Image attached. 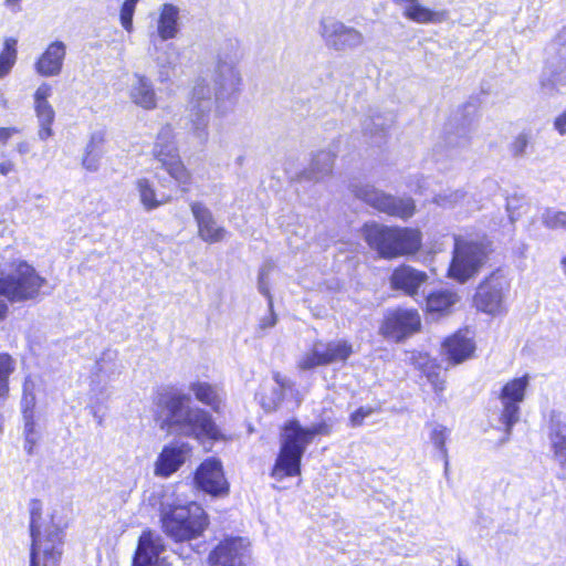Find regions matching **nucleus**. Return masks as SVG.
I'll use <instances>...</instances> for the list:
<instances>
[{
	"label": "nucleus",
	"instance_id": "f257e3e1",
	"mask_svg": "<svg viewBox=\"0 0 566 566\" xmlns=\"http://www.w3.org/2000/svg\"><path fill=\"white\" fill-rule=\"evenodd\" d=\"M158 406L163 409V424L169 430L196 439L208 438L218 440L221 433L209 412L191 407L190 397L186 394H172L160 399Z\"/></svg>",
	"mask_w": 566,
	"mask_h": 566
},
{
	"label": "nucleus",
	"instance_id": "f03ea898",
	"mask_svg": "<svg viewBox=\"0 0 566 566\" xmlns=\"http://www.w3.org/2000/svg\"><path fill=\"white\" fill-rule=\"evenodd\" d=\"M332 427L321 421L310 427H302L298 421L290 420L285 423L281 434V449L271 475L282 481L286 476L301 473V459L306 447L317 436H328Z\"/></svg>",
	"mask_w": 566,
	"mask_h": 566
},
{
	"label": "nucleus",
	"instance_id": "7ed1b4c3",
	"mask_svg": "<svg viewBox=\"0 0 566 566\" xmlns=\"http://www.w3.org/2000/svg\"><path fill=\"white\" fill-rule=\"evenodd\" d=\"M363 235L370 249L389 260L415 254L422 244L421 231L408 227H388L373 222L365 224Z\"/></svg>",
	"mask_w": 566,
	"mask_h": 566
},
{
	"label": "nucleus",
	"instance_id": "20e7f679",
	"mask_svg": "<svg viewBox=\"0 0 566 566\" xmlns=\"http://www.w3.org/2000/svg\"><path fill=\"white\" fill-rule=\"evenodd\" d=\"M164 532L175 542H189L203 535L209 525L208 515L196 502L164 501L160 504Z\"/></svg>",
	"mask_w": 566,
	"mask_h": 566
},
{
	"label": "nucleus",
	"instance_id": "39448f33",
	"mask_svg": "<svg viewBox=\"0 0 566 566\" xmlns=\"http://www.w3.org/2000/svg\"><path fill=\"white\" fill-rule=\"evenodd\" d=\"M241 60V49L237 40L226 41L217 54L212 73L214 99L218 106L235 97L242 85V75L238 64Z\"/></svg>",
	"mask_w": 566,
	"mask_h": 566
},
{
	"label": "nucleus",
	"instance_id": "423d86ee",
	"mask_svg": "<svg viewBox=\"0 0 566 566\" xmlns=\"http://www.w3.org/2000/svg\"><path fill=\"white\" fill-rule=\"evenodd\" d=\"M8 274L0 276V296L10 302H24L35 298L45 284V279L25 261L14 262ZM7 311V302L0 300V318L4 317Z\"/></svg>",
	"mask_w": 566,
	"mask_h": 566
},
{
	"label": "nucleus",
	"instance_id": "0eeeda50",
	"mask_svg": "<svg viewBox=\"0 0 566 566\" xmlns=\"http://www.w3.org/2000/svg\"><path fill=\"white\" fill-rule=\"evenodd\" d=\"M212 104L210 85L205 80L198 81L192 88L185 126L189 139L197 146H205L208 143Z\"/></svg>",
	"mask_w": 566,
	"mask_h": 566
},
{
	"label": "nucleus",
	"instance_id": "6e6552de",
	"mask_svg": "<svg viewBox=\"0 0 566 566\" xmlns=\"http://www.w3.org/2000/svg\"><path fill=\"white\" fill-rule=\"evenodd\" d=\"M490 252L491 244L485 240L455 239L449 276L460 283L467 282L480 272Z\"/></svg>",
	"mask_w": 566,
	"mask_h": 566
},
{
	"label": "nucleus",
	"instance_id": "1a4fd4ad",
	"mask_svg": "<svg viewBox=\"0 0 566 566\" xmlns=\"http://www.w3.org/2000/svg\"><path fill=\"white\" fill-rule=\"evenodd\" d=\"M39 518L40 516L32 512L30 524L32 546L29 566H59L63 546L62 531L55 525L46 526L42 531L38 523Z\"/></svg>",
	"mask_w": 566,
	"mask_h": 566
},
{
	"label": "nucleus",
	"instance_id": "9d476101",
	"mask_svg": "<svg viewBox=\"0 0 566 566\" xmlns=\"http://www.w3.org/2000/svg\"><path fill=\"white\" fill-rule=\"evenodd\" d=\"M510 286L509 279L501 271L491 273L476 289L474 295L475 307L493 316L504 313Z\"/></svg>",
	"mask_w": 566,
	"mask_h": 566
},
{
	"label": "nucleus",
	"instance_id": "9b49d317",
	"mask_svg": "<svg viewBox=\"0 0 566 566\" xmlns=\"http://www.w3.org/2000/svg\"><path fill=\"white\" fill-rule=\"evenodd\" d=\"M355 196L380 212L400 219H408L416 211L415 201L411 198H398L387 195L374 186L363 185L354 189Z\"/></svg>",
	"mask_w": 566,
	"mask_h": 566
},
{
	"label": "nucleus",
	"instance_id": "f8f14e48",
	"mask_svg": "<svg viewBox=\"0 0 566 566\" xmlns=\"http://www.w3.org/2000/svg\"><path fill=\"white\" fill-rule=\"evenodd\" d=\"M354 353L353 345L345 339L316 342L297 360V367L310 370L318 366L346 361Z\"/></svg>",
	"mask_w": 566,
	"mask_h": 566
},
{
	"label": "nucleus",
	"instance_id": "ddd939ff",
	"mask_svg": "<svg viewBox=\"0 0 566 566\" xmlns=\"http://www.w3.org/2000/svg\"><path fill=\"white\" fill-rule=\"evenodd\" d=\"M318 33L325 45L337 52L355 50L365 43L360 31L332 17L321 19Z\"/></svg>",
	"mask_w": 566,
	"mask_h": 566
},
{
	"label": "nucleus",
	"instance_id": "4468645a",
	"mask_svg": "<svg viewBox=\"0 0 566 566\" xmlns=\"http://www.w3.org/2000/svg\"><path fill=\"white\" fill-rule=\"evenodd\" d=\"M528 385L530 377L524 375L509 380L500 391L499 400L502 407L500 421L504 424L507 434L520 420L521 403L525 399Z\"/></svg>",
	"mask_w": 566,
	"mask_h": 566
},
{
	"label": "nucleus",
	"instance_id": "2eb2a0df",
	"mask_svg": "<svg viewBox=\"0 0 566 566\" xmlns=\"http://www.w3.org/2000/svg\"><path fill=\"white\" fill-rule=\"evenodd\" d=\"M250 542L245 537L222 539L208 556L209 566H250Z\"/></svg>",
	"mask_w": 566,
	"mask_h": 566
},
{
	"label": "nucleus",
	"instance_id": "dca6fc26",
	"mask_svg": "<svg viewBox=\"0 0 566 566\" xmlns=\"http://www.w3.org/2000/svg\"><path fill=\"white\" fill-rule=\"evenodd\" d=\"M542 86L547 91L566 86V25L551 45L547 71L542 78Z\"/></svg>",
	"mask_w": 566,
	"mask_h": 566
},
{
	"label": "nucleus",
	"instance_id": "f3484780",
	"mask_svg": "<svg viewBox=\"0 0 566 566\" xmlns=\"http://www.w3.org/2000/svg\"><path fill=\"white\" fill-rule=\"evenodd\" d=\"M52 94V85L46 82L41 83L33 94V108L38 123L36 136L41 142H46L54 136L55 111L49 102Z\"/></svg>",
	"mask_w": 566,
	"mask_h": 566
},
{
	"label": "nucleus",
	"instance_id": "a211bd4d",
	"mask_svg": "<svg viewBox=\"0 0 566 566\" xmlns=\"http://www.w3.org/2000/svg\"><path fill=\"white\" fill-rule=\"evenodd\" d=\"M196 485L211 495H226L229 491L221 462L214 458L203 461L195 474Z\"/></svg>",
	"mask_w": 566,
	"mask_h": 566
},
{
	"label": "nucleus",
	"instance_id": "6ab92c4d",
	"mask_svg": "<svg viewBox=\"0 0 566 566\" xmlns=\"http://www.w3.org/2000/svg\"><path fill=\"white\" fill-rule=\"evenodd\" d=\"M421 321L417 311L398 310L386 317L380 331L385 337H389L398 342L419 331Z\"/></svg>",
	"mask_w": 566,
	"mask_h": 566
},
{
	"label": "nucleus",
	"instance_id": "aec40b11",
	"mask_svg": "<svg viewBox=\"0 0 566 566\" xmlns=\"http://www.w3.org/2000/svg\"><path fill=\"white\" fill-rule=\"evenodd\" d=\"M190 209L198 226V235L202 241L217 243L226 238L228 231L217 223L211 210L206 205L193 201L190 203Z\"/></svg>",
	"mask_w": 566,
	"mask_h": 566
},
{
	"label": "nucleus",
	"instance_id": "412c9836",
	"mask_svg": "<svg viewBox=\"0 0 566 566\" xmlns=\"http://www.w3.org/2000/svg\"><path fill=\"white\" fill-rule=\"evenodd\" d=\"M190 453L191 448L188 443H171L165 446L155 462V475L161 478L170 476L186 462Z\"/></svg>",
	"mask_w": 566,
	"mask_h": 566
},
{
	"label": "nucleus",
	"instance_id": "4be33fe9",
	"mask_svg": "<svg viewBox=\"0 0 566 566\" xmlns=\"http://www.w3.org/2000/svg\"><path fill=\"white\" fill-rule=\"evenodd\" d=\"M164 551L163 537L151 531H144L138 541L133 566H155L166 563L165 559H160Z\"/></svg>",
	"mask_w": 566,
	"mask_h": 566
},
{
	"label": "nucleus",
	"instance_id": "5701e85b",
	"mask_svg": "<svg viewBox=\"0 0 566 566\" xmlns=\"http://www.w3.org/2000/svg\"><path fill=\"white\" fill-rule=\"evenodd\" d=\"M428 274L411 265L402 264L396 268L389 279L391 289L401 291L406 295L416 296L427 282Z\"/></svg>",
	"mask_w": 566,
	"mask_h": 566
},
{
	"label": "nucleus",
	"instance_id": "b1692460",
	"mask_svg": "<svg viewBox=\"0 0 566 566\" xmlns=\"http://www.w3.org/2000/svg\"><path fill=\"white\" fill-rule=\"evenodd\" d=\"M66 56V44L62 41L51 42L34 62V71L44 77L61 74Z\"/></svg>",
	"mask_w": 566,
	"mask_h": 566
},
{
	"label": "nucleus",
	"instance_id": "393cba45",
	"mask_svg": "<svg viewBox=\"0 0 566 566\" xmlns=\"http://www.w3.org/2000/svg\"><path fill=\"white\" fill-rule=\"evenodd\" d=\"M128 96L136 106L151 111L157 107V93L150 78L134 73L128 85Z\"/></svg>",
	"mask_w": 566,
	"mask_h": 566
},
{
	"label": "nucleus",
	"instance_id": "a878e982",
	"mask_svg": "<svg viewBox=\"0 0 566 566\" xmlns=\"http://www.w3.org/2000/svg\"><path fill=\"white\" fill-rule=\"evenodd\" d=\"M402 9V14L408 20L420 24H437L448 19L446 10H431L422 6L419 0H394Z\"/></svg>",
	"mask_w": 566,
	"mask_h": 566
},
{
	"label": "nucleus",
	"instance_id": "bb28decb",
	"mask_svg": "<svg viewBox=\"0 0 566 566\" xmlns=\"http://www.w3.org/2000/svg\"><path fill=\"white\" fill-rule=\"evenodd\" d=\"M139 202L146 211L155 210L171 200V197L158 189L155 182L148 178H137L134 182Z\"/></svg>",
	"mask_w": 566,
	"mask_h": 566
},
{
	"label": "nucleus",
	"instance_id": "cd10ccee",
	"mask_svg": "<svg viewBox=\"0 0 566 566\" xmlns=\"http://www.w3.org/2000/svg\"><path fill=\"white\" fill-rule=\"evenodd\" d=\"M443 347L454 364L469 359L475 350V345L469 331H460L447 338Z\"/></svg>",
	"mask_w": 566,
	"mask_h": 566
},
{
	"label": "nucleus",
	"instance_id": "c85d7f7f",
	"mask_svg": "<svg viewBox=\"0 0 566 566\" xmlns=\"http://www.w3.org/2000/svg\"><path fill=\"white\" fill-rule=\"evenodd\" d=\"M291 387L290 380L280 373L273 374V384L264 385L260 391V402L264 410L277 409L284 398V391Z\"/></svg>",
	"mask_w": 566,
	"mask_h": 566
},
{
	"label": "nucleus",
	"instance_id": "c756f323",
	"mask_svg": "<svg viewBox=\"0 0 566 566\" xmlns=\"http://www.w3.org/2000/svg\"><path fill=\"white\" fill-rule=\"evenodd\" d=\"M189 390L199 402L210 407L213 411L219 412L222 409L224 392L219 386L197 380L189 385Z\"/></svg>",
	"mask_w": 566,
	"mask_h": 566
},
{
	"label": "nucleus",
	"instance_id": "7c9ffc66",
	"mask_svg": "<svg viewBox=\"0 0 566 566\" xmlns=\"http://www.w3.org/2000/svg\"><path fill=\"white\" fill-rule=\"evenodd\" d=\"M179 8L171 3H165L159 8L157 33L161 40L176 38L179 32Z\"/></svg>",
	"mask_w": 566,
	"mask_h": 566
},
{
	"label": "nucleus",
	"instance_id": "2f4dec72",
	"mask_svg": "<svg viewBox=\"0 0 566 566\" xmlns=\"http://www.w3.org/2000/svg\"><path fill=\"white\" fill-rule=\"evenodd\" d=\"M336 155L332 150H319L313 154L310 166L304 170L303 177L307 180L318 181L333 171Z\"/></svg>",
	"mask_w": 566,
	"mask_h": 566
},
{
	"label": "nucleus",
	"instance_id": "473e14b6",
	"mask_svg": "<svg viewBox=\"0 0 566 566\" xmlns=\"http://www.w3.org/2000/svg\"><path fill=\"white\" fill-rule=\"evenodd\" d=\"M105 140L106 137L103 130L92 133L82 157V166L85 170L96 172L99 169Z\"/></svg>",
	"mask_w": 566,
	"mask_h": 566
},
{
	"label": "nucleus",
	"instance_id": "72a5a7b5",
	"mask_svg": "<svg viewBox=\"0 0 566 566\" xmlns=\"http://www.w3.org/2000/svg\"><path fill=\"white\" fill-rule=\"evenodd\" d=\"M460 301L457 292L443 289L430 293L426 298L427 312L433 314H448L452 307Z\"/></svg>",
	"mask_w": 566,
	"mask_h": 566
},
{
	"label": "nucleus",
	"instance_id": "f704fd0d",
	"mask_svg": "<svg viewBox=\"0 0 566 566\" xmlns=\"http://www.w3.org/2000/svg\"><path fill=\"white\" fill-rule=\"evenodd\" d=\"M549 442L555 461L566 470V423L559 420L552 421Z\"/></svg>",
	"mask_w": 566,
	"mask_h": 566
},
{
	"label": "nucleus",
	"instance_id": "c9c22d12",
	"mask_svg": "<svg viewBox=\"0 0 566 566\" xmlns=\"http://www.w3.org/2000/svg\"><path fill=\"white\" fill-rule=\"evenodd\" d=\"M394 117L390 113L370 111L361 122V129L365 135L377 137L384 135L392 125Z\"/></svg>",
	"mask_w": 566,
	"mask_h": 566
},
{
	"label": "nucleus",
	"instance_id": "e433bc0d",
	"mask_svg": "<svg viewBox=\"0 0 566 566\" xmlns=\"http://www.w3.org/2000/svg\"><path fill=\"white\" fill-rule=\"evenodd\" d=\"M433 202L444 209L469 207L471 197L463 189H447L433 197Z\"/></svg>",
	"mask_w": 566,
	"mask_h": 566
},
{
	"label": "nucleus",
	"instance_id": "4c0bfd02",
	"mask_svg": "<svg viewBox=\"0 0 566 566\" xmlns=\"http://www.w3.org/2000/svg\"><path fill=\"white\" fill-rule=\"evenodd\" d=\"M430 427V441L436 447V449L439 450L442 459L444 460V467L447 470L449 467V460L446 442L449 439L450 430L440 423H431Z\"/></svg>",
	"mask_w": 566,
	"mask_h": 566
},
{
	"label": "nucleus",
	"instance_id": "58836bf2",
	"mask_svg": "<svg viewBox=\"0 0 566 566\" xmlns=\"http://www.w3.org/2000/svg\"><path fill=\"white\" fill-rule=\"evenodd\" d=\"M17 39L7 38L0 53V78L10 73L17 61Z\"/></svg>",
	"mask_w": 566,
	"mask_h": 566
},
{
	"label": "nucleus",
	"instance_id": "ea45409f",
	"mask_svg": "<svg viewBox=\"0 0 566 566\" xmlns=\"http://www.w3.org/2000/svg\"><path fill=\"white\" fill-rule=\"evenodd\" d=\"M14 370V363L8 354H0V402L6 399L9 391L8 379ZM3 417L0 415V432L2 431Z\"/></svg>",
	"mask_w": 566,
	"mask_h": 566
},
{
	"label": "nucleus",
	"instance_id": "a19ab883",
	"mask_svg": "<svg viewBox=\"0 0 566 566\" xmlns=\"http://www.w3.org/2000/svg\"><path fill=\"white\" fill-rule=\"evenodd\" d=\"M161 167L174 178L179 185L187 186L190 182L191 176L188 169L185 167L180 157L167 161Z\"/></svg>",
	"mask_w": 566,
	"mask_h": 566
},
{
	"label": "nucleus",
	"instance_id": "79ce46f5",
	"mask_svg": "<svg viewBox=\"0 0 566 566\" xmlns=\"http://www.w3.org/2000/svg\"><path fill=\"white\" fill-rule=\"evenodd\" d=\"M541 221L544 227L551 230H566V211L546 208L541 213Z\"/></svg>",
	"mask_w": 566,
	"mask_h": 566
},
{
	"label": "nucleus",
	"instance_id": "37998d69",
	"mask_svg": "<svg viewBox=\"0 0 566 566\" xmlns=\"http://www.w3.org/2000/svg\"><path fill=\"white\" fill-rule=\"evenodd\" d=\"M153 155L161 165L179 157L176 144H169L166 146H154Z\"/></svg>",
	"mask_w": 566,
	"mask_h": 566
},
{
	"label": "nucleus",
	"instance_id": "c03bdc74",
	"mask_svg": "<svg viewBox=\"0 0 566 566\" xmlns=\"http://www.w3.org/2000/svg\"><path fill=\"white\" fill-rule=\"evenodd\" d=\"M138 1L139 0H125L120 9V23L128 32L133 30V15Z\"/></svg>",
	"mask_w": 566,
	"mask_h": 566
},
{
	"label": "nucleus",
	"instance_id": "a18cd8bd",
	"mask_svg": "<svg viewBox=\"0 0 566 566\" xmlns=\"http://www.w3.org/2000/svg\"><path fill=\"white\" fill-rule=\"evenodd\" d=\"M270 271H271V269L268 265H264L261 268V270L259 272V277H258V290L261 294H263L268 298V305L272 310L273 300H272V295L270 293V287H269Z\"/></svg>",
	"mask_w": 566,
	"mask_h": 566
},
{
	"label": "nucleus",
	"instance_id": "49530a36",
	"mask_svg": "<svg viewBox=\"0 0 566 566\" xmlns=\"http://www.w3.org/2000/svg\"><path fill=\"white\" fill-rule=\"evenodd\" d=\"M24 418V436H25V449L29 453L32 452L33 446L36 443V432L34 430L33 415H29Z\"/></svg>",
	"mask_w": 566,
	"mask_h": 566
},
{
	"label": "nucleus",
	"instance_id": "de8ad7c7",
	"mask_svg": "<svg viewBox=\"0 0 566 566\" xmlns=\"http://www.w3.org/2000/svg\"><path fill=\"white\" fill-rule=\"evenodd\" d=\"M30 378L28 377L23 384V397L21 400L23 416L28 417L33 415V408L35 406L34 392H29Z\"/></svg>",
	"mask_w": 566,
	"mask_h": 566
},
{
	"label": "nucleus",
	"instance_id": "09e8293b",
	"mask_svg": "<svg viewBox=\"0 0 566 566\" xmlns=\"http://www.w3.org/2000/svg\"><path fill=\"white\" fill-rule=\"evenodd\" d=\"M175 143L174 129L170 125H166L158 132L154 146H166Z\"/></svg>",
	"mask_w": 566,
	"mask_h": 566
},
{
	"label": "nucleus",
	"instance_id": "8fccbe9b",
	"mask_svg": "<svg viewBox=\"0 0 566 566\" xmlns=\"http://www.w3.org/2000/svg\"><path fill=\"white\" fill-rule=\"evenodd\" d=\"M530 136L526 133L518 134L512 145H511V151L514 156H521L525 153V149L528 145Z\"/></svg>",
	"mask_w": 566,
	"mask_h": 566
},
{
	"label": "nucleus",
	"instance_id": "3c124183",
	"mask_svg": "<svg viewBox=\"0 0 566 566\" xmlns=\"http://www.w3.org/2000/svg\"><path fill=\"white\" fill-rule=\"evenodd\" d=\"M370 408H359L350 416V423L353 427L361 426L364 422V419L371 413Z\"/></svg>",
	"mask_w": 566,
	"mask_h": 566
},
{
	"label": "nucleus",
	"instance_id": "603ef678",
	"mask_svg": "<svg viewBox=\"0 0 566 566\" xmlns=\"http://www.w3.org/2000/svg\"><path fill=\"white\" fill-rule=\"evenodd\" d=\"M553 126L560 136L566 135V108L555 117Z\"/></svg>",
	"mask_w": 566,
	"mask_h": 566
},
{
	"label": "nucleus",
	"instance_id": "864d4df0",
	"mask_svg": "<svg viewBox=\"0 0 566 566\" xmlns=\"http://www.w3.org/2000/svg\"><path fill=\"white\" fill-rule=\"evenodd\" d=\"M19 133L20 129L17 127H0V144L6 145L13 135Z\"/></svg>",
	"mask_w": 566,
	"mask_h": 566
},
{
	"label": "nucleus",
	"instance_id": "5fc2aeb1",
	"mask_svg": "<svg viewBox=\"0 0 566 566\" xmlns=\"http://www.w3.org/2000/svg\"><path fill=\"white\" fill-rule=\"evenodd\" d=\"M275 324H276V315L273 312V308L271 310L269 307V314L261 319L260 328H262V329L270 328V327H273Z\"/></svg>",
	"mask_w": 566,
	"mask_h": 566
},
{
	"label": "nucleus",
	"instance_id": "6e6d98bb",
	"mask_svg": "<svg viewBox=\"0 0 566 566\" xmlns=\"http://www.w3.org/2000/svg\"><path fill=\"white\" fill-rule=\"evenodd\" d=\"M15 171V164L10 160V159H6L0 163V174L2 176H8L10 175L11 172H14Z\"/></svg>",
	"mask_w": 566,
	"mask_h": 566
},
{
	"label": "nucleus",
	"instance_id": "4d7b16f0",
	"mask_svg": "<svg viewBox=\"0 0 566 566\" xmlns=\"http://www.w3.org/2000/svg\"><path fill=\"white\" fill-rule=\"evenodd\" d=\"M21 2L22 0H6L4 6L12 13H18L21 11Z\"/></svg>",
	"mask_w": 566,
	"mask_h": 566
},
{
	"label": "nucleus",
	"instance_id": "13d9d810",
	"mask_svg": "<svg viewBox=\"0 0 566 566\" xmlns=\"http://www.w3.org/2000/svg\"><path fill=\"white\" fill-rule=\"evenodd\" d=\"M31 150V145L29 142L27 140H21L17 144V151L20 154V155H27L29 154Z\"/></svg>",
	"mask_w": 566,
	"mask_h": 566
},
{
	"label": "nucleus",
	"instance_id": "bf43d9fd",
	"mask_svg": "<svg viewBox=\"0 0 566 566\" xmlns=\"http://www.w3.org/2000/svg\"><path fill=\"white\" fill-rule=\"evenodd\" d=\"M429 184H430L429 178L420 179L419 182H418V186H417L418 187V191L420 193H423L424 189L429 186Z\"/></svg>",
	"mask_w": 566,
	"mask_h": 566
},
{
	"label": "nucleus",
	"instance_id": "052dcab7",
	"mask_svg": "<svg viewBox=\"0 0 566 566\" xmlns=\"http://www.w3.org/2000/svg\"><path fill=\"white\" fill-rule=\"evenodd\" d=\"M0 106L2 108H7L8 107V101L4 96V93L0 90Z\"/></svg>",
	"mask_w": 566,
	"mask_h": 566
},
{
	"label": "nucleus",
	"instance_id": "680f3d73",
	"mask_svg": "<svg viewBox=\"0 0 566 566\" xmlns=\"http://www.w3.org/2000/svg\"><path fill=\"white\" fill-rule=\"evenodd\" d=\"M434 389H436L437 391H442V390L444 389V384H443V381H440V382L434 384Z\"/></svg>",
	"mask_w": 566,
	"mask_h": 566
},
{
	"label": "nucleus",
	"instance_id": "e2e57ef3",
	"mask_svg": "<svg viewBox=\"0 0 566 566\" xmlns=\"http://www.w3.org/2000/svg\"><path fill=\"white\" fill-rule=\"evenodd\" d=\"M34 389H35V384L34 381L30 378V385H29V392H34Z\"/></svg>",
	"mask_w": 566,
	"mask_h": 566
},
{
	"label": "nucleus",
	"instance_id": "0e129e2a",
	"mask_svg": "<svg viewBox=\"0 0 566 566\" xmlns=\"http://www.w3.org/2000/svg\"><path fill=\"white\" fill-rule=\"evenodd\" d=\"M155 566H170L168 563H161V564H158V565H155Z\"/></svg>",
	"mask_w": 566,
	"mask_h": 566
},
{
	"label": "nucleus",
	"instance_id": "69168bd1",
	"mask_svg": "<svg viewBox=\"0 0 566 566\" xmlns=\"http://www.w3.org/2000/svg\"><path fill=\"white\" fill-rule=\"evenodd\" d=\"M105 356H107V357H108V359H112V358H113L111 353L105 354Z\"/></svg>",
	"mask_w": 566,
	"mask_h": 566
}]
</instances>
